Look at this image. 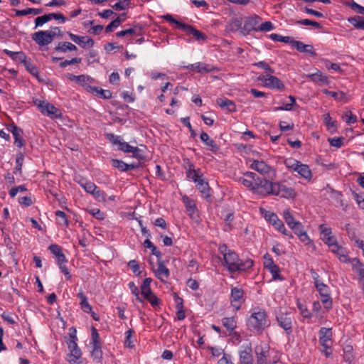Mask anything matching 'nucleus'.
<instances>
[{
    "instance_id": "nucleus-1",
    "label": "nucleus",
    "mask_w": 364,
    "mask_h": 364,
    "mask_svg": "<svg viewBox=\"0 0 364 364\" xmlns=\"http://www.w3.org/2000/svg\"><path fill=\"white\" fill-rule=\"evenodd\" d=\"M219 250L223 256L228 271L230 272L245 271L250 269L253 266V261L252 259L241 260L236 252L228 249L225 245H221L219 247Z\"/></svg>"
},
{
    "instance_id": "nucleus-2",
    "label": "nucleus",
    "mask_w": 364,
    "mask_h": 364,
    "mask_svg": "<svg viewBox=\"0 0 364 364\" xmlns=\"http://www.w3.org/2000/svg\"><path fill=\"white\" fill-rule=\"evenodd\" d=\"M269 325L267 311L259 307L254 308L247 321L248 328L254 332L262 333Z\"/></svg>"
},
{
    "instance_id": "nucleus-3",
    "label": "nucleus",
    "mask_w": 364,
    "mask_h": 364,
    "mask_svg": "<svg viewBox=\"0 0 364 364\" xmlns=\"http://www.w3.org/2000/svg\"><path fill=\"white\" fill-rule=\"evenodd\" d=\"M106 138L113 144L118 146V149L124 153H131L134 158L141 159L142 155L140 154L141 150L136 146H132L127 142L122 141L119 136L112 133H107Z\"/></svg>"
},
{
    "instance_id": "nucleus-4",
    "label": "nucleus",
    "mask_w": 364,
    "mask_h": 364,
    "mask_svg": "<svg viewBox=\"0 0 364 364\" xmlns=\"http://www.w3.org/2000/svg\"><path fill=\"white\" fill-rule=\"evenodd\" d=\"M163 18L169 23L176 24V28L181 29L187 34L192 35L198 41H205L207 38V36L203 33L199 31L191 25L186 24L175 19L171 14L164 15Z\"/></svg>"
},
{
    "instance_id": "nucleus-5",
    "label": "nucleus",
    "mask_w": 364,
    "mask_h": 364,
    "mask_svg": "<svg viewBox=\"0 0 364 364\" xmlns=\"http://www.w3.org/2000/svg\"><path fill=\"white\" fill-rule=\"evenodd\" d=\"M34 105L43 115L47 116L53 119L62 117L61 111L51 103L46 100H35Z\"/></svg>"
},
{
    "instance_id": "nucleus-6",
    "label": "nucleus",
    "mask_w": 364,
    "mask_h": 364,
    "mask_svg": "<svg viewBox=\"0 0 364 364\" xmlns=\"http://www.w3.org/2000/svg\"><path fill=\"white\" fill-rule=\"evenodd\" d=\"M77 338L76 336V330L74 329L73 333H70V338L67 342L70 351V363H77L78 360L81 358L82 355L81 350L77 344Z\"/></svg>"
},
{
    "instance_id": "nucleus-7",
    "label": "nucleus",
    "mask_w": 364,
    "mask_h": 364,
    "mask_svg": "<svg viewBox=\"0 0 364 364\" xmlns=\"http://www.w3.org/2000/svg\"><path fill=\"white\" fill-rule=\"evenodd\" d=\"M315 287L321 296V302L323 305L324 309L326 310L331 309L333 301L331 297V290L328 286L322 282L316 284Z\"/></svg>"
},
{
    "instance_id": "nucleus-8",
    "label": "nucleus",
    "mask_w": 364,
    "mask_h": 364,
    "mask_svg": "<svg viewBox=\"0 0 364 364\" xmlns=\"http://www.w3.org/2000/svg\"><path fill=\"white\" fill-rule=\"evenodd\" d=\"M271 74L272 73L259 75L258 80L261 82L265 87L269 89L283 90L284 88L283 82L278 77Z\"/></svg>"
},
{
    "instance_id": "nucleus-9",
    "label": "nucleus",
    "mask_w": 364,
    "mask_h": 364,
    "mask_svg": "<svg viewBox=\"0 0 364 364\" xmlns=\"http://www.w3.org/2000/svg\"><path fill=\"white\" fill-rule=\"evenodd\" d=\"M274 182L257 177L253 193L261 196L272 195Z\"/></svg>"
},
{
    "instance_id": "nucleus-10",
    "label": "nucleus",
    "mask_w": 364,
    "mask_h": 364,
    "mask_svg": "<svg viewBox=\"0 0 364 364\" xmlns=\"http://www.w3.org/2000/svg\"><path fill=\"white\" fill-rule=\"evenodd\" d=\"M67 77L71 81H75L76 83L83 87L90 92H91V91H97V87L91 86V84L95 82V80L89 75H75L73 74L68 73Z\"/></svg>"
},
{
    "instance_id": "nucleus-11",
    "label": "nucleus",
    "mask_w": 364,
    "mask_h": 364,
    "mask_svg": "<svg viewBox=\"0 0 364 364\" xmlns=\"http://www.w3.org/2000/svg\"><path fill=\"white\" fill-rule=\"evenodd\" d=\"M272 195L289 199L294 198L296 192L293 188L288 187L283 183H274Z\"/></svg>"
},
{
    "instance_id": "nucleus-12",
    "label": "nucleus",
    "mask_w": 364,
    "mask_h": 364,
    "mask_svg": "<svg viewBox=\"0 0 364 364\" xmlns=\"http://www.w3.org/2000/svg\"><path fill=\"white\" fill-rule=\"evenodd\" d=\"M56 36L54 31H39L32 35V39L39 46H47L53 41Z\"/></svg>"
},
{
    "instance_id": "nucleus-13",
    "label": "nucleus",
    "mask_w": 364,
    "mask_h": 364,
    "mask_svg": "<svg viewBox=\"0 0 364 364\" xmlns=\"http://www.w3.org/2000/svg\"><path fill=\"white\" fill-rule=\"evenodd\" d=\"M257 364H267L269 356V346L264 341L259 342L255 347Z\"/></svg>"
},
{
    "instance_id": "nucleus-14",
    "label": "nucleus",
    "mask_w": 364,
    "mask_h": 364,
    "mask_svg": "<svg viewBox=\"0 0 364 364\" xmlns=\"http://www.w3.org/2000/svg\"><path fill=\"white\" fill-rule=\"evenodd\" d=\"M260 17L257 15L247 17L245 19L241 34L242 36L248 35L251 31H258V27L260 23Z\"/></svg>"
},
{
    "instance_id": "nucleus-15",
    "label": "nucleus",
    "mask_w": 364,
    "mask_h": 364,
    "mask_svg": "<svg viewBox=\"0 0 364 364\" xmlns=\"http://www.w3.org/2000/svg\"><path fill=\"white\" fill-rule=\"evenodd\" d=\"M319 343L323 348H331L332 346V330L331 328L322 327L318 331Z\"/></svg>"
},
{
    "instance_id": "nucleus-16",
    "label": "nucleus",
    "mask_w": 364,
    "mask_h": 364,
    "mask_svg": "<svg viewBox=\"0 0 364 364\" xmlns=\"http://www.w3.org/2000/svg\"><path fill=\"white\" fill-rule=\"evenodd\" d=\"M230 297L232 306L235 311H238L244 301V291L241 288L232 287Z\"/></svg>"
},
{
    "instance_id": "nucleus-17",
    "label": "nucleus",
    "mask_w": 364,
    "mask_h": 364,
    "mask_svg": "<svg viewBox=\"0 0 364 364\" xmlns=\"http://www.w3.org/2000/svg\"><path fill=\"white\" fill-rule=\"evenodd\" d=\"M183 202L185 205L186 212L189 217L195 220H198L199 214L197 209L196 205L193 200L191 199L188 196H185L183 197Z\"/></svg>"
},
{
    "instance_id": "nucleus-18",
    "label": "nucleus",
    "mask_w": 364,
    "mask_h": 364,
    "mask_svg": "<svg viewBox=\"0 0 364 364\" xmlns=\"http://www.w3.org/2000/svg\"><path fill=\"white\" fill-rule=\"evenodd\" d=\"M279 325L288 333L292 332V318L289 314H279L277 316Z\"/></svg>"
},
{
    "instance_id": "nucleus-19",
    "label": "nucleus",
    "mask_w": 364,
    "mask_h": 364,
    "mask_svg": "<svg viewBox=\"0 0 364 364\" xmlns=\"http://www.w3.org/2000/svg\"><path fill=\"white\" fill-rule=\"evenodd\" d=\"M252 346L250 343L242 346L240 350V364H252Z\"/></svg>"
},
{
    "instance_id": "nucleus-20",
    "label": "nucleus",
    "mask_w": 364,
    "mask_h": 364,
    "mask_svg": "<svg viewBox=\"0 0 364 364\" xmlns=\"http://www.w3.org/2000/svg\"><path fill=\"white\" fill-rule=\"evenodd\" d=\"M8 130L13 134L14 138V144L18 148L23 147L25 144V141L22 136V129L18 127L16 124H12L8 127Z\"/></svg>"
},
{
    "instance_id": "nucleus-21",
    "label": "nucleus",
    "mask_w": 364,
    "mask_h": 364,
    "mask_svg": "<svg viewBox=\"0 0 364 364\" xmlns=\"http://www.w3.org/2000/svg\"><path fill=\"white\" fill-rule=\"evenodd\" d=\"M291 47L297 50L299 52L307 53L312 57H315L316 55V53L312 45L304 44L301 41L294 40Z\"/></svg>"
},
{
    "instance_id": "nucleus-22",
    "label": "nucleus",
    "mask_w": 364,
    "mask_h": 364,
    "mask_svg": "<svg viewBox=\"0 0 364 364\" xmlns=\"http://www.w3.org/2000/svg\"><path fill=\"white\" fill-rule=\"evenodd\" d=\"M257 177V176L255 173L248 171L242 177H240L238 181L245 187L253 192Z\"/></svg>"
},
{
    "instance_id": "nucleus-23",
    "label": "nucleus",
    "mask_w": 364,
    "mask_h": 364,
    "mask_svg": "<svg viewBox=\"0 0 364 364\" xmlns=\"http://www.w3.org/2000/svg\"><path fill=\"white\" fill-rule=\"evenodd\" d=\"M158 267L153 269L155 276L162 282H165L170 275L168 269L164 265L163 261L157 262Z\"/></svg>"
},
{
    "instance_id": "nucleus-24",
    "label": "nucleus",
    "mask_w": 364,
    "mask_h": 364,
    "mask_svg": "<svg viewBox=\"0 0 364 364\" xmlns=\"http://www.w3.org/2000/svg\"><path fill=\"white\" fill-rule=\"evenodd\" d=\"M71 41L85 48V46L92 47L94 45V41L87 36H79L70 32L68 33Z\"/></svg>"
},
{
    "instance_id": "nucleus-25",
    "label": "nucleus",
    "mask_w": 364,
    "mask_h": 364,
    "mask_svg": "<svg viewBox=\"0 0 364 364\" xmlns=\"http://www.w3.org/2000/svg\"><path fill=\"white\" fill-rule=\"evenodd\" d=\"M331 251L334 255H336L340 262L343 263H348L350 259L348 256V252L346 249L340 245L338 243L337 245H334V246L331 248Z\"/></svg>"
},
{
    "instance_id": "nucleus-26",
    "label": "nucleus",
    "mask_w": 364,
    "mask_h": 364,
    "mask_svg": "<svg viewBox=\"0 0 364 364\" xmlns=\"http://www.w3.org/2000/svg\"><path fill=\"white\" fill-rule=\"evenodd\" d=\"M307 77L311 79L312 82L318 85H328L329 80L326 75H323L319 70L316 69V72L307 75Z\"/></svg>"
},
{
    "instance_id": "nucleus-27",
    "label": "nucleus",
    "mask_w": 364,
    "mask_h": 364,
    "mask_svg": "<svg viewBox=\"0 0 364 364\" xmlns=\"http://www.w3.org/2000/svg\"><path fill=\"white\" fill-rule=\"evenodd\" d=\"M348 263H350L353 271L358 274L360 281L364 280V263L358 258L350 259Z\"/></svg>"
},
{
    "instance_id": "nucleus-28",
    "label": "nucleus",
    "mask_w": 364,
    "mask_h": 364,
    "mask_svg": "<svg viewBox=\"0 0 364 364\" xmlns=\"http://www.w3.org/2000/svg\"><path fill=\"white\" fill-rule=\"evenodd\" d=\"M250 168L258 173L266 175L270 171V166H268L264 161L254 160L250 164Z\"/></svg>"
},
{
    "instance_id": "nucleus-29",
    "label": "nucleus",
    "mask_w": 364,
    "mask_h": 364,
    "mask_svg": "<svg viewBox=\"0 0 364 364\" xmlns=\"http://www.w3.org/2000/svg\"><path fill=\"white\" fill-rule=\"evenodd\" d=\"M242 18H233L225 26V31L228 33H235L240 31L242 29Z\"/></svg>"
},
{
    "instance_id": "nucleus-30",
    "label": "nucleus",
    "mask_w": 364,
    "mask_h": 364,
    "mask_svg": "<svg viewBox=\"0 0 364 364\" xmlns=\"http://www.w3.org/2000/svg\"><path fill=\"white\" fill-rule=\"evenodd\" d=\"M294 171L306 181H310L312 178L313 175L309 166L301 162L297 166Z\"/></svg>"
},
{
    "instance_id": "nucleus-31",
    "label": "nucleus",
    "mask_w": 364,
    "mask_h": 364,
    "mask_svg": "<svg viewBox=\"0 0 364 364\" xmlns=\"http://www.w3.org/2000/svg\"><path fill=\"white\" fill-rule=\"evenodd\" d=\"M200 140L208 146V149L213 153L218 152L219 147L214 140L210 138L209 135L203 132L200 135Z\"/></svg>"
},
{
    "instance_id": "nucleus-32",
    "label": "nucleus",
    "mask_w": 364,
    "mask_h": 364,
    "mask_svg": "<svg viewBox=\"0 0 364 364\" xmlns=\"http://www.w3.org/2000/svg\"><path fill=\"white\" fill-rule=\"evenodd\" d=\"M188 67H191V70L198 73H210L214 70L213 66L200 62L190 64Z\"/></svg>"
},
{
    "instance_id": "nucleus-33",
    "label": "nucleus",
    "mask_w": 364,
    "mask_h": 364,
    "mask_svg": "<svg viewBox=\"0 0 364 364\" xmlns=\"http://www.w3.org/2000/svg\"><path fill=\"white\" fill-rule=\"evenodd\" d=\"M217 104L223 109H225L230 112H236V105L235 103L225 97L219 98L217 100Z\"/></svg>"
},
{
    "instance_id": "nucleus-34",
    "label": "nucleus",
    "mask_w": 364,
    "mask_h": 364,
    "mask_svg": "<svg viewBox=\"0 0 364 364\" xmlns=\"http://www.w3.org/2000/svg\"><path fill=\"white\" fill-rule=\"evenodd\" d=\"M194 182L196 184V187L204 195L206 196H208V191H209V186L208 183L205 181L203 178V175H200L196 179H195Z\"/></svg>"
},
{
    "instance_id": "nucleus-35",
    "label": "nucleus",
    "mask_w": 364,
    "mask_h": 364,
    "mask_svg": "<svg viewBox=\"0 0 364 364\" xmlns=\"http://www.w3.org/2000/svg\"><path fill=\"white\" fill-rule=\"evenodd\" d=\"M77 296L80 300V305L82 311L85 313H90L92 310V306L89 304L87 296L85 295L82 290H80L77 294Z\"/></svg>"
},
{
    "instance_id": "nucleus-36",
    "label": "nucleus",
    "mask_w": 364,
    "mask_h": 364,
    "mask_svg": "<svg viewBox=\"0 0 364 364\" xmlns=\"http://www.w3.org/2000/svg\"><path fill=\"white\" fill-rule=\"evenodd\" d=\"M282 216L287 225L291 228L299 221L295 220L294 217L289 208H286L283 210Z\"/></svg>"
},
{
    "instance_id": "nucleus-37",
    "label": "nucleus",
    "mask_w": 364,
    "mask_h": 364,
    "mask_svg": "<svg viewBox=\"0 0 364 364\" xmlns=\"http://www.w3.org/2000/svg\"><path fill=\"white\" fill-rule=\"evenodd\" d=\"M272 225L277 230L279 231L284 235H287L290 238L293 237L292 234L287 230V228L284 226V224L279 218L275 221H273V223Z\"/></svg>"
},
{
    "instance_id": "nucleus-38",
    "label": "nucleus",
    "mask_w": 364,
    "mask_h": 364,
    "mask_svg": "<svg viewBox=\"0 0 364 364\" xmlns=\"http://www.w3.org/2000/svg\"><path fill=\"white\" fill-rule=\"evenodd\" d=\"M91 356L96 362L100 363L102 359V344L91 345Z\"/></svg>"
},
{
    "instance_id": "nucleus-39",
    "label": "nucleus",
    "mask_w": 364,
    "mask_h": 364,
    "mask_svg": "<svg viewBox=\"0 0 364 364\" xmlns=\"http://www.w3.org/2000/svg\"><path fill=\"white\" fill-rule=\"evenodd\" d=\"M222 323L225 328L232 333L237 327L235 318L234 317H225L222 319Z\"/></svg>"
},
{
    "instance_id": "nucleus-40",
    "label": "nucleus",
    "mask_w": 364,
    "mask_h": 364,
    "mask_svg": "<svg viewBox=\"0 0 364 364\" xmlns=\"http://www.w3.org/2000/svg\"><path fill=\"white\" fill-rule=\"evenodd\" d=\"M77 49V47L70 42H60L55 47V50L57 51H61L63 53H66L67 51H73L76 50Z\"/></svg>"
},
{
    "instance_id": "nucleus-41",
    "label": "nucleus",
    "mask_w": 364,
    "mask_h": 364,
    "mask_svg": "<svg viewBox=\"0 0 364 364\" xmlns=\"http://www.w3.org/2000/svg\"><path fill=\"white\" fill-rule=\"evenodd\" d=\"M348 22L352 24L356 29L364 31V18L360 16H355L348 19Z\"/></svg>"
},
{
    "instance_id": "nucleus-42",
    "label": "nucleus",
    "mask_w": 364,
    "mask_h": 364,
    "mask_svg": "<svg viewBox=\"0 0 364 364\" xmlns=\"http://www.w3.org/2000/svg\"><path fill=\"white\" fill-rule=\"evenodd\" d=\"M269 38L275 42H282L284 43H289L292 46L294 39L290 36H282L277 33H272L269 36Z\"/></svg>"
},
{
    "instance_id": "nucleus-43",
    "label": "nucleus",
    "mask_w": 364,
    "mask_h": 364,
    "mask_svg": "<svg viewBox=\"0 0 364 364\" xmlns=\"http://www.w3.org/2000/svg\"><path fill=\"white\" fill-rule=\"evenodd\" d=\"M80 186L84 188V190L88 193H90L92 195V193H94V191L97 189V186L91 182V181H85V180H82L78 182Z\"/></svg>"
},
{
    "instance_id": "nucleus-44",
    "label": "nucleus",
    "mask_w": 364,
    "mask_h": 364,
    "mask_svg": "<svg viewBox=\"0 0 364 364\" xmlns=\"http://www.w3.org/2000/svg\"><path fill=\"white\" fill-rule=\"evenodd\" d=\"M4 53L14 60H19L23 63L26 58V56L23 52H14L9 50H4Z\"/></svg>"
},
{
    "instance_id": "nucleus-45",
    "label": "nucleus",
    "mask_w": 364,
    "mask_h": 364,
    "mask_svg": "<svg viewBox=\"0 0 364 364\" xmlns=\"http://www.w3.org/2000/svg\"><path fill=\"white\" fill-rule=\"evenodd\" d=\"M323 121L324 124L326 126L328 130L332 131L336 129V122L332 120V118L328 113L325 114L323 116Z\"/></svg>"
},
{
    "instance_id": "nucleus-46",
    "label": "nucleus",
    "mask_w": 364,
    "mask_h": 364,
    "mask_svg": "<svg viewBox=\"0 0 364 364\" xmlns=\"http://www.w3.org/2000/svg\"><path fill=\"white\" fill-rule=\"evenodd\" d=\"M23 65H25L26 70L33 76L38 77L39 71L36 66H35L33 63H31L30 61L27 60V58L25 59L23 62Z\"/></svg>"
},
{
    "instance_id": "nucleus-47",
    "label": "nucleus",
    "mask_w": 364,
    "mask_h": 364,
    "mask_svg": "<svg viewBox=\"0 0 364 364\" xmlns=\"http://www.w3.org/2000/svg\"><path fill=\"white\" fill-rule=\"evenodd\" d=\"M260 213L262 216L271 224L273 223V221H275L278 219V216L273 212L266 210L263 208H260Z\"/></svg>"
},
{
    "instance_id": "nucleus-48",
    "label": "nucleus",
    "mask_w": 364,
    "mask_h": 364,
    "mask_svg": "<svg viewBox=\"0 0 364 364\" xmlns=\"http://www.w3.org/2000/svg\"><path fill=\"white\" fill-rule=\"evenodd\" d=\"M55 216L58 218V223L60 225L68 226V220L65 213L62 210H57L55 213Z\"/></svg>"
},
{
    "instance_id": "nucleus-49",
    "label": "nucleus",
    "mask_w": 364,
    "mask_h": 364,
    "mask_svg": "<svg viewBox=\"0 0 364 364\" xmlns=\"http://www.w3.org/2000/svg\"><path fill=\"white\" fill-rule=\"evenodd\" d=\"M112 166L120 171H127L128 164L119 159H112Z\"/></svg>"
},
{
    "instance_id": "nucleus-50",
    "label": "nucleus",
    "mask_w": 364,
    "mask_h": 364,
    "mask_svg": "<svg viewBox=\"0 0 364 364\" xmlns=\"http://www.w3.org/2000/svg\"><path fill=\"white\" fill-rule=\"evenodd\" d=\"M267 270L270 272L272 274V279L274 280H279L283 281L284 278L280 275V269L277 265H274L269 269Z\"/></svg>"
},
{
    "instance_id": "nucleus-51",
    "label": "nucleus",
    "mask_w": 364,
    "mask_h": 364,
    "mask_svg": "<svg viewBox=\"0 0 364 364\" xmlns=\"http://www.w3.org/2000/svg\"><path fill=\"white\" fill-rule=\"evenodd\" d=\"M90 345H97L102 344L101 339L100 335L97 332V330L94 327H91V341L90 343Z\"/></svg>"
},
{
    "instance_id": "nucleus-52",
    "label": "nucleus",
    "mask_w": 364,
    "mask_h": 364,
    "mask_svg": "<svg viewBox=\"0 0 364 364\" xmlns=\"http://www.w3.org/2000/svg\"><path fill=\"white\" fill-rule=\"evenodd\" d=\"M24 156L22 154H18L16 157V166L14 168V173H18L19 174L21 173V169L23 166V161Z\"/></svg>"
},
{
    "instance_id": "nucleus-53",
    "label": "nucleus",
    "mask_w": 364,
    "mask_h": 364,
    "mask_svg": "<svg viewBox=\"0 0 364 364\" xmlns=\"http://www.w3.org/2000/svg\"><path fill=\"white\" fill-rule=\"evenodd\" d=\"M91 93L95 94L102 99H110L112 97V92L109 90L99 89L97 87V91H91Z\"/></svg>"
},
{
    "instance_id": "nucleus-54",
    "label": "nucleus",
    "mask_w": 364,
    "mask_h": 364,
    "mask_svg": "<svg viewBox=\"0 0 364 364\" xmlns=\"http://www.w3.org/2000/svg\"><path fill=\"white\" fill-rule=\"evenodd\" d=\"M129 288L131 292L135 296L136 300L140 303L144 304V300L139 296V291L138 287L135 285L133 282H130L128 284Z\"/></svg>"
},
{
    "instance_id": "nucleus-55",
    "label": "nucleus",
    "mask_w": 364,
    "mask_h": 364,
    "mask_svg": "<svg viewBox=\"0 0 364 364\" xmlns=\"http://www.w3.org/2000/svg\"><path fill=\"white\" fill-rule=\"evenodd\" d=\"M289 99L290 100L289 102L284 103L282 107L277 108V110H286L290 111L293 109V106L296 105V99L294 96L289 95Z\"/></svg>"
},
{
    "instance_id": "nucleus-56",
    "label": "nucleus",
    "mask_w": 364,
    "mask_h": 364,
    "mask_svg": "<svg viewBox=\"0 0 364 364\" xmlns=\"http://www.w3.org/2000/svg\"><path fill=\"white\" fill-rule=\"evenodd\" d=\"M343 119L348 124H354L357 122V117L351 111L346 112L343 115Z\"/></svg>"
},
{
    "instance_id": "nucleus-57",
    "label": "nucleus",
    "mask_w": 364,
    "mask_h": 364,
    "mask_svg": "<svg viewBox=\"0 0 364 364\" xmlns=\"http://www.w3.org/2000/svg\"><path fill=\"white\" fill-rule=\"evenodd\" d=\"M328 141L331 146L339 149L343 146L344 138L343 137L328 138Z\"/></svg>"
},
{
    "instance_id": "nucleus-58",
    "label": "nucleus",
    "mask_w": 364,
    "mask_h": 364,
    "mask_svg": "<svg viewBox=\"0 0 364 364\" xmlns=\"http://www.w3.org/2000/svg\"><path fill=\"white\" fill-rule=\"evenodd\" d=\"M284 165L285 166L294 171L297 166L301 163L300 161L293 159V158H288L284 160Z\"/></svg>"
},
{
    "instance_id": "nucleus-59",
    "label": "nucleus",
    "mask_w": 364,
    "mask_h": 364,
    "mask_svg": "<svg viewBox=\"0 0 364 364\" xmlns=\"http://www.w3.org/2000/svg\"><path fill=\"white\" fill-rule=\"evenodd\" d=\"M274 26L271 21H265L264 23H259L258 31L268 32L274 29Z\"/></svg>"
},
{
    "instance_id": "nucleus-60",
    "label": "nucleus",
    "mask_w": 364,
    "mask_h": 364,
    "mask_svg": "<svg viewBox=\"0 0 364 364\" xmlns=\"http://www.w3.org/2000/svg\"><path fill=\"white\" fill-rule=\"evenodd\" d=\"M297 307L303 317L306 318H311L312 315L310 311L307 309V307L305 305L301 304L300 301H297Z\"/></svg>"
},
{
    "instance_id": "nucleus-61",
    "label": "nucleus",
    "mask_w": 364,
    "mask_h": 364,
    "mask_svg": "<svg viewBox=\"0 0 364 364\" xmlns=\"http://www.w3.org/2000/svg\"><path fill=\"white\" fill-rule=\"evenodd\" d=\"M27 191L26 185H21L11 188L9 192L11 198H14L19 192H25Z\"/></svg>"
},
{
    "instance_id": "nucleus-62",
    "label": "nucleus",
    "mask_w": 364,
    "mask_h": 364,
    "mask_svg": "<svg viewBox=\"0 0 364 364\" xmlns=\"http://www.w3.org/2000/svg\"><path fill=\"white\" fill-rule=\"evenodd\" d=\"M124 22V19H114L108 24L105 28V31L107 33H110L113 31L114 28H116L119 26V25Z\"/></svg>"
},
{
    "instance_id": "nucleus-63",
    "label": "nucleus",
    "mask_w": 364,
    "mask_h": 364,
    "mask_svg": "<svg viewBox=\"0 0 364 364\" xmlns=\"http://www.w3.org/2000/svg\"><path fill=\"white\" fill-rule=\"evenodd\" d=\"M132 333L133 331L131 329L125 332L124 345L129 348H132L134 346V341L132 339Z\"/></svg>"
},
{
    "instance_id": "nucleus-64",
    "label": "nucleus",
    "mask_w": 364,
    "mask_h": 364,
    "mask_svg": "<svg viewBox=\"0 0 364 364\" xmlns=\"http://www.w3.org/2000/svg\"><path fill=\"white\" fill-rule=\"evenodd\" d=\"M347 5L358 14L364 15V6H362L355 1L348 2Z\"/></svg>"
}]
</instances>
